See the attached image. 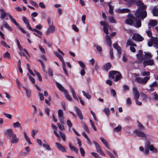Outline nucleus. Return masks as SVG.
<instances>
[{
    "label": "nucleus",
    "mask_w": 158,
    "mask_h": 158,
    "mask_svg": "<svg viewBox=\"0 0 158 158\" xmlns=\"http://www.w3.org/2000/svg\"><path fill=\"white\" fill-rule=\"evenodd\" d=\"M109 77L113 79L114 81H117L121 78L122 75L117 71H111L109 72Z\"/></svg>",
    "instance_id": "1"
},
{
    "label": "nucleus",
    "mask_w": 158,
    "mask_h": 158,
    "mask_svg": "<svg viewBox=\"0 0 158 158\" xmlns=\"http://www.w3.org/2000/svg\"><path fill=\"white\" fill-rule=\"evenodd\" d=\"M135 15L137 18L143 20L147 16V12L146 10H143L140 9L137 10H136Z\"/></svg>",
    "instance_id": "2"
},
{
    "label": "nucleus",
    "mask_w": 158,
    "mask_h": 158,
    "mask_svg": "<svg viewBox=\"0 0 158 158\" xmlns=\"http://www.w3.org/2000/svg\"><path fill=\"white\" fill-rule=\"evenodd\" d=\"M149 79V77H144L143 78L138 77L136 78L135 81L139 83L144 84L146 83Z\"/></svg>",
    "instance_id": "3"
},
{
    "label": "nucleus",
    "mask_w": 158,
    "mask_h": 158,
    "mask_svg": "<svg viewBox=\"0 0 158 158\" xmlns=\"http://www.w3.org/2000/svg\"><path fill=\"white\" fill-rule=\"evenodd\" d=\"M128 15L129 16L130 15V17L132 18L136 21V26L137 27L139 28L141 26V21L140 19H138L136 17H134L133 15H131L128 14Z\"/></svg>",
    "instance_id": "4"
},
{
    "label": "nucleus",
    "mask_w": 158,
    "mask_h": 158,
    "mask_svg": "<svg viewBox=\"0 0 158 158\" xmlns=\"http://www.w3.org/2000/svg\"><path fill=\"white\" fill-rule=\"evenodd\" d=\"M132 39L135 40L139 41H142L144 39L143 37L138 34L134 33L132 37Z\"/></svg>",
    "instance_id": "5"
},
{
    "label": "nucleus",
    "mask_w": 158,
    "mask_h": 158,
    "mask_svg": "<svg viewBox=\"0 0 158 158\" xmlns=\"http://www.w3.org/2000/svg\"><path fill=\"white\" fill-rule=\"evenodd\" d=\"M58 117L59 120L62 123H64L63 112L62 110L59 109L58 111Z\"/></svg>",
    "instance_id": "6"
},
{
    "label": "nucleus",
    "mask_w": 158,
    "mask_h": 158,
    "mask_svg": "<svg viewBox=\"0 0 158 158\" xmlns=\"http://www.w3.org/2000/svg\"><path fill=\"white\" fill-rule=\"evenodd\" d=\"M135 2H136L137 5L139 6L138 9L142 10H145V9L147 8V6L146 5H145L143 3L141 2L140 1H136L135 0Z\"/></svg>",
    "instance_id": "7"
},
{
    "label": "nucleus",
    "mask_w": 158,
    "mask_h": 158,
    "mask_svg": "<svg viewBox=\"0 0 158 158\" xmlns=\"http://www.w3.org/2000/svg\"><path fill=\"white\" fill-rule=\"evenodd\" d=\"M100 24L101 25L103 26V30L105 33L106 34H108V27H109L108 24L104 22L101 21Z\"/></svg>",
    "instance_id": "8"
},
{
    "label": "nucleus",
    "mask_w": 158,
    "mask_h": 158,
    "mask_svg": "<svg viewBox=\"0 0 158 158\" xmlns=\"http://www.w3.org/2000/svg\"><path fill=\"white\" fill-rule=\"evenodd\" d=\"M134 132L136 134V135L139 137L145 138H147L146 135L144 132L139 130H136L134 131Z\"/></svg>",
    "instance_id": "9"
},
{
    "label": "nucleus",
    "mask_w": 158,
    "mask_h": 158,
    "mask_svg": "<svg viewBox=\"0 0 158 158\" xmlns=\"http://www.w3.org/2000/svg\"><path fill=\"white\" fill-rule=\"evenodd\" d=\"M144 67L147 65H152L154 64V61L152 60H145L143 62Z\"/></svg>",
    "instance_id": "10"
},
{
    "label": "nucleus",
    "mask_w": 158,
    "mask_h": 158,
    "mask_svg": "<svg viewBox=\"0 0 158 158\" xmlns=\"http://www.w3.org/2000/svg\"><path fill=\"white\" fill-rule=\"evenodd\" d=\"M56 147L60 151L63 152H66L65 148L60 143L58 142H56Z\"/></svg>",
    "instance_id": "11"
},
{
    "label": "nucleus",
    "mask_w": 158,
    "mask_h": 158,
    "mask_svg": "<svg viewBox=\"0 0 158 158\" xmlns=\"http://www.w3.org/2000/svg\"><path fill=\"white\" fill-rule=\"evenodd\" d=\"M157 24V22L156 20L152 19L149 21L148 24V28H150L152 27H154Z\"/></svg>",
    "instance_id": "12"
},
{
    "label": "nucleus",
    "mask_w": 158,
    "mask_h": 158,
    "mask_svg": "<svg viewBox=\"0 0 158 158\" xmlns=\"http://www.w3.org/2000/svg\"><path fill=\"white\" fill-rule=\"evenodd\" d=\"M11 138L10 142L12 143H16L19 140V138L17 137L16 134L13 135V136L10 137Z\"/></svg>",
    "instance_id": "13"
},
{
    "label": "nucleus",
    "mask_w": 158,
    "mask_h": 158,
    "mask_svg": "<svg viewBox=\"0 0 158 158\" xmlns=\"http://www.w3.org/2000/svg\"><path fill=\"white\" fill-rule=\"evenodd\" d=\"M150 40L152 41L153 44L155 45L154 47L158 48V38L156 37H152Z\"/></svg>",
    "instance_id": "14"
},
{
    "label": "nucleus",
    "mask_w": 158,
    "mask_h": 158,
    "mask_svg": "<svg viewBox=\"0 0 158 158\" xmlns=\"http://www.w3.org/2000/svg\"><path fill=\"white\" fill-rule=\"evenodd\" d=\"M133 90L135 99H138L139 97V92L136 87H134L133 88Z\"/></svg>",
    "instance_id": "15"
},
{
    "label": "nucleus",
    "mask_w": 158,
    "mask_h": 158,
    "mask_svg": "<svg viewBox=\"0 0 158 158\" xmlns=\"http://www.w3.org/2000/svg\"><path fill=\"white\" fill-rule=\"evenodd\" d=\"M55 27L52 25L49 26V27L46 31V34L48 35L50 33L53 32L55 31Z\"/></svg>",
    "instance_id": "16"
},
{
    "label": "nucleus",
    "mask_w": 158,
    "mask_h": 158,
    "mask_svg": "<svg viewBox=\"0 0 158 158\" xmlns=\"http://www.w3.org/2000/svg\"><path fill=\"white\" fill-rule=\"evenodd\" d=\"M5 134L7 136V137L9 139L13 136V135L15 134L13 132V131L11 129H9L6 130L5 133Z\"/></svg>",
    "instance_id": "17"
},
{
    "label": "nucleus",
    "mask_w": 158,
    "mask_h": 158,
    "mask_svg": "<svg viewBox=\"0 0 158 158\" xmlns=\"http://www.w3.org/2000/svg\"><path fill=\"white\" fill-rule=\"evenodd\" d=\"M56 84L58 88L60 90L64 93H67V91L59 83L56 82Z\"/></svg>",
    "instance_id": "18"
},
{
    "label": "nucleus",
    "mask_w": 158,
    "mask_h": 158,
    "mask_svg": "<svg viewBox=\"0 0 158 158\" xmlns=\"http://www.w3.org/2000/svg\"><path fill=\"white\" fill-rule=\"evenodd\" d=\"M75 109L77 114V115H78L81 120H82L83 119V117L81 111L80 110H79L77 106L75 107Z\"/></svg>",
    "instance_id": "19"
},
{
    "label": "nucleus",
    "mask_w": 158,
    "mask_h": 158,
    "mask_svg": "<svg viewBox=\"0 0 158 158\" xmlns=\"http://www.w3.org/2000/svg\"><path fill=\"white\" fill-rule=\"evenodd\" d=\"M113 46L114 48H115L117 51L118 53L120 55L121 52V47L119 46L118 44H113Z\"/></svg>",
    "instance_id": "20"
},
{
    "label": "nucleus",
    "mask_w": 158,
    "mask_h": 158,
    "mask_svg": "<svg viewBox=\"0 0 158 158\" xmlns=\"http://www.w3.org/2000/svg\"><path fill=\"white\" fill-rule=\"evenodd\" d=\"M111 64L110 62L106 64L103 66V69L104 70L107 71L111 67Z\"/></svg>",
    "instance_id": "21"
},
{
    "label": "nucleus",
    "mask_w": 158,
    "mask_h": 158,
    "mask_svg": "<svg viewBox=\"0 0 158 158\" xmlns=\"http://www.w3.org/2000/svg\"><path fill=\"white\" fill-rule=\"evenodd\" d=\"M130 11L129 9H118L117 10L118 12L121 13H129Z\"/></svg>",
    "instance_id": "22"
},
{
    "label": "nucleus",
    "mask_w": 158,
    "mask_h": 158,
    "mask_svg": "<svg viewBox=\"0 0 158 158\" xmlns=\"http://www.w3.org/2000/svg\"><path fill=\"white\" fill-rule=\"evenodd\" d=\"M0 11H1V18L2 19H3L6 16V14L4 10L2 8L0 9Z\"/></svg>",
    "instance_id": "23"
},
{
    "label": "nucleus",
    "mask_w": 158,
    "mask_h": 158,
    "mask_svg": "<svg viewBox=\"0 0 158 158\" xmlns=\"http://www.w3.org/2000/svg\"><path fill=\"white\" fill-rule=\"evenodd\" d=\"M106 42L108 44V45L111 47L112 45L110 37L108 35H106Z\"/></svg>",
    "instance_id": "24"
},
{
    "label": "nucleus",
    "mask_w": 158,
    "mask_h": 158,
    "mask_svg": "<svg viewBox=\"0 0 158 158\" xmlns=\"http://www.w3.org/2000/svg\"><path fill=\"white\" fill-rule=\"evenodd\" d=\"M9 18L12 21V22L16 26H18L19 25L16 22L15 20L13 18L12 16L10 14H7Z\"/></svg>",
    "instance_id": "25"
},
{
    "label": "nucleus",
    "mask_w": 158,
    "mask_h": 158,
    "mask_svg": "<svg viewBox=\"0 0 158 158\" xmlns=\"http://www.w3.org/2000/svg\"><path fill=\"white\" fill-rule=\"evenodd\" d=\"M3 26L10 31H12V28L6 21H4L3 22Z\"/></svg>",
    "instance_id": "26"
},
{
    "label": "nucleus",
    "mask_w": 158,
    "mask_h": 158,
    "mask_svg": "<svg viewBox=\"0 0 158 158\" xmlns=\"http://www.w3.org/2000/svg\"><path fill=\"white\" fill-rule=\"evenodd\" d=\"M23 134L25 139L26 140V141L28 143L30 144H31V142L30 139V138L28 137L25 131H24L23 132Z\"/></svg>",
    "instance_id": "27"
},
{
    "label": "nucleus",
    "mask_w": 158,
    "mask_h": 158,
    "mask_svg": "<svg viewBox=\"0 0 158 158\" xmlns=\"http://www.w3.org/2000/svg\"><path fill=\"white\" fill-rule=\"evenodd\" d=\"M152 14L154 16H158V9L154 8L152 10Z\"/></svg>",
    "instance_id": "28"
},
{
    "label": "nucleus",
    "mask_w": 158,
    "mask_h": 158,
    "mask_svg": "<svg viewBox=\"0 0 158 158\" xmlns=\"http://www.w3.org/2000/svg\"><path fill=\"white\" fill-rule=\"evenodd\" d=\"M100 139L101 140L102 142V143L104 144L106 146V147L109 149V145L107 142L105 140V139L103 137H101Z\"/></svg>",
    "instance_id": "29"
},
{
    "label": "nucleus",
    "mask_w": 158,
    "mask_h": 158,
    "mask_svg": "<svg viewBox=\"0 0 158 158\" xmlns=\"http://www.w3.org/2000/svg\"><path fill=\"white\" fill-rule=\"evenodd\" d=\"M33 31L35 32L36 33H35V32L34 33V34L36 36H39V35H42V33L36 29H34V30Z\"/></svg>",
    "instance_id": "30"
},
{
    "label": "nucleus",
    "mask_w": 158,
    "mask_h": 158,
    "mask_svg": "<svg viewBox=\"0 0 158 158\" xmlns=\"http://www.w3.org/2000/svg\"><path fill=\"white\" fill-rule=\"evenodd\" d=\"M70 91H71V92L72 93V94L73 95V98L75 99L78 101V98H77V96H76V94H75V92L74 89H73L71 87H70Z\"/></svg>",
    "instance_id": "31"
},
{
    "label": "nucleus",
    "mask_w": 158,
    "mask_h": 158,
    "mask_svg": "<svg viewBox=\"0 0 158 158\" xmlns=\"http://www.w3.org/2000/svg\"><path fill=\"white\" fill-rule=\"evenodd\" d=\"M13 126L14 127H19L20 128H22V126L21 124L19 123V122H17L16 123H13Z\"/></svg>",
    "instance_id": "32"
},
{
    "label": "nucleus",
    "mask_w": 158,
    "mask_h": 158,
    "mask_svg": "<svg viewBox=\"0 0 158 158\" xmlns=\"http://www.w3.org/2000/svg\"><path fill=\"white\" fill-rule=\"evenodd\" d=\"M126 44L127 46L130 45L136 47L137 46L136 44H133L132 41L130 40H128Z\"/></svg>",
    "instance_id": "33"
},
{
    "label": "nucleus",
    "mask_w": 158,
    "mask_h": 158,
    "mask_svg": "<svg viewBox=\"0 0 158 158\" xmlns=\"http://www.w3.org/2000/svg\"><path fill=\"white\" fill-rule=\"evenodd\" d=\"M148 148L151 151H152L156 153L157 152V149L156 148H154L153 145H151L148 147Z\"/></svg>",
    "instance_id": "34"
},
{
    "label": "nucleus",
    "mask_w": 158,
    "mask_h": 158,
    "mask_svg": "<svg viewBox=\"0 0 158 158\" xmlns=\"http://www.w3.org/2000/svg\"><path fill=\"white\" fill-rule=\"evenodd\" d=\"M145 53V56H144V59L146 60L147 59H149L152 56V55L150 53Z\"/></svg>",
    "instance_id": "35"
},
{
    "label": "nucleus",
    "mask_w": 158,
    "mask_h": 158,
    "mask_svg": "<svg viewBox=\"0 0 158 158\" xmlns=\"http://www.w3.org/2000/svg\"><path fill=\"white\" fill-rule=\"evenodd\" d=\"M96 149L97 152L103 156H105V154L104 153L102 149H101L100 147L97 148Z\"/></svg>",
    "instance_id": "36"
},
{
    "label": "nucleus",
    "mask_w": 158,
    "mask_h": 158,
    "mask_svg": "<svg viewBox=\"0 0 158 158\" xmlns=\"http://www.w3.org/2000/svg\"><path fill=\"white\" fill-rule=\"evenodd\" d=\"M109 12L111 15L113 14L114 13L113 10L114 9V7L113 6L111 5L110 4H109Z\"/></svg>",
    "instance_id": "37"
},
{
    "label": "nucleus",
    "mask_w": 158,
    "mask_h": 158,
    "mask_svg": "<svg viewBox=\"0 0 158 158\" xmlns=\"http://www.w3.org/2000/svg\"><path fill=\"white\" fill-rule=\"evenodd\" d=\"M136 56L138 58L140 61H143V60H145V59H144V57H143L142 54H137Z\"/></svg>",
    "instance_id": "38"
},
{
    "label": "nucleus",
    "mask_w": 158,
    "mask_h": 158,
    "mask_svg": "<svg viewBox=\"0 0 158 158\" xmlns=\"http://www.w3.org/2000/svg\"><path fill=\"white\" fill-rule=\"evenodd\" d=\"M23 87L24 88L26 92L27 97H30L31 96V91L26 88H25L24 87Z\"/></svg>",
    "instance_id": "39"
},
{
    "label": "nucleus",
    "mask_w": 158,
    "mask_h": 158,
    "mask_svg": "<svg viewBox=\"0 0 158 158\" xmlns=\"http://www.w3.org/2000/svg\"><path fill=\"white\" fill-rule=\"evenodd\" d=\"M133 21L131 19H127L125 20V23L128 24L132 25L133 23Z\"/></svg>",
    "instance_id": "40"
},
{
    "label": "nucleus",
    "mask_w": 158,
    "mask_h": 158,
    "mask_svg": "<svg viewBox=\"0 0 158 158\" xmlns=\"http://www.w3.org/2000/svg\"><path fill=\"white\" fill-rule=\"evenodd\" d=\"M65 93V95L66 99L69 101H71L72 100V98L68 94V92Z\"/></svg>",
    "instance_id": "41"
},
{
    "label": "nucleus",
    "mask_w": 158,
    "mask_h": 158,
    "mask_svg": "<svg viewBox=\"0 0 158 158\" xmlns=\"http://www.w3.org/2000/svg\"><path fill=\"white\" fill-rule=\"evenodd\" d=\"M121 129H122L120 125H118L117 127L114 128V130L115 131L118 132L119 131H121Z\"/></svg>",
    "instance_id": "42"
},
{
    "label": "nucleus",
    "mask_w": 158,
    "mask_h": 158,
    "mask_svg": "<svg viewBox=\"0 0 158 158\" xmlns=\"http://www.w3.org/2000/svg\"><path fill=\"white\" fill-rule=\"evenodd\" d=\"M104 112L107 116H108L110 114V111L108 108H105L104 109Z\"/></svg>",
    "instance_id": "43"
},
{
    "label": "nucleus",
    "mask_w": 158,
    "mask_h": 158,
    "mask_svg": "<svg viewBox=\"0 0 158 158\" xmlns=\"http://www.w3.org/2000/svg\"><path fill=\"white\" fill-rule=\"evenodd\" d=\"M30 2L31 4L34 6L35 7L37 8L38 7V4L36 2H35L34 1H33L32 0H30Z\"/></svg>",
    "instance_id": "44"
},
{
    "label": "nucleus",
    "mask_w": 158,
    "mask_h": 158,
    "mask_svg": "<svg viewBox=\"0 0 158 158\" xmlns=\"http://www.w3.org/2000/svg\"><path fill=\"white\" fill-rule=\"evenodd\" d=\"M35 73L36 75L37 76L39 80L40 81H42V77L40 73L36 71H35Z\"/></svg>",
    "instance_id": "45"
},
{
    "label": "nucleus",
    "mask_w": 158,
    "mask_h": 158,
    "mask_svg": "<svg viewBox=\"0 0 158 158\" xmlns=\"http://www.w3.org/2000/svg\"><path fill=\"white\" fill-rule=\"evenodd\" d=\"M82 92L84 96L86 97L88 99H90V98L91 96L89 95L86 94L84 91H82Z\"/></svg>",
    "instance_id": "46"
},
{
    "label": "nucleus",
    "mask_w": 158,
    "mask_h": 158,
    "mask_svg": "<svg viewBox=\"0 0 158 158\" xmlns=\"http://www.w3.org/2000/svg\"><path fill=\"white\" fill-rule=\"evenodd\" d=\"M60 134V135L61 137L62 140L64 141L66 139V137L65 135L63 133L61 132L60 131L59 132Z\"/></svg>",
    "instance_id": "47"
},
{
    "label": "nucleus",
    "mask_w": 158,
    "mask_h": 158,
    "mask_svg": "<svg viewBox=\"0 0 158 158\" xmlns=\"http://www.w3.org/2000/svg\"><path fill=\"white\" fill-rule=\"evenodd\" d=\"M54 54L55 55L59 58L60 60H61L63 59V58L57 52H55Z\"/></svg>",
    "instance_id": "48"
},
{
    "label": "nucleus",
    "mask_w": 158,
    "mask_h": 158,
    "mask_svg": "<svg viewBox=\"0 0 158 158\" xmlns=\"http://www.w3.org/2000/svg\"><path fill=\"white\" fill-rule=\"evenodd\" d=\"M78 62L80 66L83 69H84L85 68V64L81 61H78Z\"/></svg>",
    "instance_id": "49"
},
{
    "label": "nucleus",
    "mask_w": 158,
    "mask_h": 158,
    "mask_svg": "<svg viewBox=\"0 0 158 158\" xmlns=\"http://www.w3.org/2000/svg\"><path fill=\"white\" fill-rule=\"evenodd\" d=\"M4 57L5 58H10V53L8 52H5L3 55Z\"/></svg>",
    "instance_id": "50"
},
{
    "label": "nucleus",
    "mask_w": 158,
    "mask_h": 158,
    "mask_svg": "<svg viewBox=\"0 0 158 158\" xmlns=\"http://www.w3.org/2000/svg\"><path fill=\"white\" fill-rule=\"evenodd\" d=\"M80 152L81 153V156H85V152L83 149L82 148H80Z\"/></svg>",
    "instance_id": "51"
},
{
    "label": "nucleus",
    "mask_w": 158,
    "mask_h": 158,
    "mask_svg": "<svg viewBox=\"0 0 158 158\" xmlns=\"http://www.w3.org/2000/svg\"><path fill=\"white\" fill-rule=\"evenodd\" d=\"M3 114L7 118H9L10 119H11L12 118V116L11 115L7 114L5 113H3Z\"/></svg>",
    "instance_id": "52"
},
{
    "label": "nucleus",
    "mask_w": 158,
    "mask_h": 158,
    "mask_svg": "<svg viewBox=\"0 0 158 158\" xmlns=\"http://www.w3.org/2000/svg\"><path fill=\"white\" fill-rule=\"evenodd\" d=\"M23 20L24 23L26 24H27L28 23H29L28 20L25 17H23Z\"/></svg>",
    "instance_id": "53"
},
{
    "label": "nucleus",
    "mask_w": 158,
    "mask_h": 158,
    "mask_svg": "<svg viewBox=\"0 0 158 158\" xmlns=\"http://www.w3.org/2000/svg\"><path fill=\"white\" fill-rule=\"evenodd\" d=\"M109 20L111 23H116V21L112 17H110L109 19Z\"/></svg>",
    "instance_id": "54"
},
{
    "label": "nucleus",
    "mask_w": 158,
    "mask_h": 158,
    "mask_svg": "<svg viewBox=\"0 0 158 158\" xmlns=\"http://www.w3.org/2000/svg\"><path fill=\"white\" fill-rule=\"evenodd\" d=\"M90 122L91 125L92 126V127L93 128L94 130L95 131H96L97 130V129H96V128L95 127L94 124V123L93 122V121L91 120H90Z\"/></svg>",
    "instance_id": "55"
},
{
    "label": "nucleus",
    "mask_w": 158,
    "mask_h": 158,
    "mask_svg": "<svg viewBox=\"0 0 158 158\" xmlns=\"http://www.w3.org/2000/svg\"><path fill=\"white\" fill-rule=\"evenodd\" d=\"M150 74V73L149 72H144L143 73H141V74L143 76H148Z\"/></svg>",
    "instance_id": "56"
},
{
    "label": "nucleus",
    "mask_w": 158,
    "mask_h": 158,
    "mask_svg": "<svg viewBox=\"0 0 158 158\" xmlns=\"http://www.w3.org/2000/svg\"><path fill=\"white\" fill-rule=\"evenodd\" d=\"M48 73L49 75L51 77H53V73L52 70L50 69H49L48 70Z\"/></svg>",
    "instance_id": "57"
},
{
    "label": "nucleus",
    "mask_w": 158,
    "mask_h": 158,
    "mask_svg": "<svg viewBox=\"0 0 158 158\" xmlns=\"http://www.w3.org/2000/svg\"><path fill=\"white\" fill-rule=\"evenodd\" d=\"M84 124L85 130L87 132L89 133L90 132V131L87 127V126L85 123H84Z\"/></svg>",
    "instance_id": "58"
},
{
    "label": "nucleus",
    "mask_w": 158,
    "mask_h": 158,
    "mask_svg": "<svg viewBox=\"0 0 158 158\" xmlns=\"http://www.w3.org/2000/svg\"><path fill=\"white\" fill-rule=\"evenodd\" d=\"M29 77L30 78V80H31V81L32 83L33 84H34L35 82V79L31 75H29Z\"/></svg>",
    "instance_id": "59"
},
{
    "label": "nucleus",
    "mask_w": 158,
    "mask_h": 158,
    "mask_svg": "<svg viewBox=\"0 0 158 158\" xmlns=\"http://www.w3.org/2000/svg\"><path fill=\"white\" fill-rule=\"evenodd\" d=\"M51 19L50 17H49L47 19L48 23V24L49 26L52 25V23L51 21Z\"/></svg>",
    "instance_id": "60"
},
{
    "label": "nucleus",
    "mask_w": 158,
    "mask_h": 158,
    "mask_svg": "<svg viewBox=\"0 0 158 158\" xmlns=\"http://www.w3.org/2000/svg\"><path fill=\"white\" fill-rule=\"evenodd\" d=\"M110 54L111 58L112 59L114 57L113 52V49L112 48L110 49Z\"/></svg>",
    "instance_id": "61"
},
{
    "label": "nucleus",
    "mask_w": 158,
    "mask_h": 158,
    "mask_svg": "<svg viewBox=\"0 0 158 158\" xmlns=\"http://www.w3.org/2000/svg\"><path fill=\"white\" fill-rule=\"evenodd\" d=\"M59 129L63 131L64 129V127L63 126H62L60 124L58 123L57 124Z\"/></svg>",
    "instance_id": "62"
},
{
    "label": "nucleus",
    "mask_w": 158,
    "mask_h": 158,
    "mask_svg": "<svg viewBox=\"0 0 158 158\" xmlns=\"http://www.w3.org/2000/svg\"><path fill=\"white\" fill-rule=\"evenodd\" d=\"M39 5L42 8H45V6L43 2H40L39 4Z\"/></svg>",
    "instance_id": "63"
},
{
    "label": "nucleus",
    "mask_w": 158,
    "mask_h": 158,
    "mask_svg": "<svg viewBox=\"0 0 158 158\" xmlns=\"http://www.w3.org/2000/svg\"><path fill=\"white\" fill-rule=\"evenodd\" d=\"M91 154L94 156L96 158H99V155L96 153L92 152L91 153Z\"/></svg>",
    "instance_id": "64"
}]
</instances>
